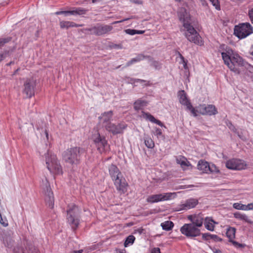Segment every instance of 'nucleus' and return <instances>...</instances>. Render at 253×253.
Listing matches in <instances>:
<instances>
[{
    "instance_id": "nucleus-49",
    "label": "nucleus",
    "mask_w": 253,
    "mask_h": 253,
    "mask_svg": "<svg viewBox=\"0 0 253 253\" xmlns=\"http://www.w3.org/2000/svg\"><path fill=\"white\" fill-rule=\"evenodd\" d=\"M55 14L56 15H60V14H65L66 15L69 14V10H67V11H57L55 13Z\"/></svg>"
},
{
    "instance_id": "nucleus-3",
    "label": "nucleus",
    "mask_w": 253,
    "mask_h": 253,
    "mask_svg": "<svg viewBox=\"0 0 253 253\" xmlns=\"http://www.w3.org/2000/svg\"><path fill=\"white\" fill-rule=\"evenodd\" d=\"M109 171L117 189L125 193L126 191L127 184L119 169L115 165H112L109 168Z\"/></svg>"
},
{
    "instance_id": "nucleus-40",
    "label": "nucleus",
    "mask_w": 253,
    "mask_h": 253,
    "mask_svg": "<svg viewBox=\"0 0 253 253\" xmlns=\"http://www.w3.org/2000/svg\"><path fill=\"white\" fill-rule=\"evenodd\" d=\"M154 134L157 136L158 138L163 139L164 137L161 129L157 127L155 128Z\"/></svg>"
},
{
    "instance_id": "nucleus-31",
    "label": "nucleus",
    "mask_w": 253,
    "mask_h": 253,
    "mask_svg": "<svg viewBox=\"0 0 253 253\" xmlns=\"http://www.w3.org/2000/svg\"><path fill=\"white\" fill-rule=\"evenodd\" d=\"M234 216L237 219L244 220L249 223H252L253 222L247 215L242 214L239 212L234 213Z\"/></svg>"
},
{
    "instance_id": "nucleus-11",
    "label": "nucleus",
    "mask_w": 253,
    "mask_h": 253,
    "mask_svg": "<svg viewBox=\"0 0 253 253\" xmlns=\"http://www.w3.org/2000/svg\"><path fill=\"white\" fill-rule=\"evenodd\" d=\"M175 193H165L158 194H154L148 197L146 199L147 202L150 203H158L162 201L171 200L173 198Z\"/></svg>"
},
{
    "instance_id": "nucleus-37",
    "label": "nucleus",
    "mask_w": 253,
    "mask_h": 253,
    "mask_svg": "<svg viewBox=\"0 0 253 253\" xmlns=\"http://www.w3.org/2000/svg\"><path fill=\"white\" fill-rule=\"evenodd\" d=\"M144 142L146 146L148 148H153L154 147V142L150 138L145 139Z\"/></svg>"
},
{
    "instance_id": "nucleus-9",
    "label": "nucleus",
    "mask_w": 253,
    "mask_h": 253,
    "mask_svg": "<svg viewBox=\"0 0 253 253\" xmlns=\"http://www.w3.org/2000/svg\"><path fill=\"white\" fill-rule=\"evenodd\" d=\"M180 231L183 235L188 238H195L201 235V230L196 226L191 223L184 224L180 229Z\"/></svg>"
},
{
    "instance_id": "nucleus-13",
    "label": "nucleus",
    "mask_w": 253,
    "mask_h": 253,
    "mask_svg": "<svg viewBox=\"0 0 253 253\" xmlns=\"http://www.w3.org/2000/svg\"><path fill=\"white\" fill-rule=\"evenodd\" d=\"M226 167L228 169L233 170H242L246 169L247 164L242 160L232 159L227 161Z\"/></svg>"
},
{
    "instance_id": "nucleus-52",
    "label": "nucleus",
    "mask_w": 253,
    "mask_h": 253,
    "mask_svg": "<svg viewBox=\"0 0 253 253\" xmlns=\"http://www.w3.org/2000/svg\"><path fill=\"white\" fill-rule=\"evenodd\" d=\"M151 253H161L160 249L159 248H154L152 249Z\"/></svg>"
},
{
    "instance_id": "nucleus-55",
    "label": "nucleus",
    "mask_w": 253,
    "mask_h": 253,
    "mask_svg": "<svg viewBox=\"0 0 253 253\" xmlns=\"http://www.w3.org/2000/svg\"><path fill=\"white\" fill-rule=\"evenodd\" d=\"M43 134L45 136L47 139H48V134L46 130H45Z\"/></svg>"
},
{
    "instance_id": "nucleus-23",
    "label": "nucleus",
    "mask_w": 253,
    "mask_h": 253,
    "mask_svg": "<svg viewBox=\"0 0 253 253\" xmlns=\"http://www.w3.org/2000/svg\"><path fill=\"white\" fill-rule=\"evenodd\" d=\"M141 117L147 120H149L153 123L156 124L161 127L165 126L164 124L160 121L157 120L154 117V116L148 113H145L144 111H142Z\"/></svg>"
},
{
    "instance_id": "nucleus-32",
    "label": "nucleus",
    "mask_w": 253,
    "mask_h": 253,
    "mask_svg": "<svg viewBox=\"0 0 253 253\" xmlns=\"http://www.w3.org/2000/svg\"><path fill=\"white\" fill-rule=\"evenodd\" d=\"M147 102L141 99H138L134 103V108L135 110H139L142 109L143 107L147 105Z\"/></svg>"
},
{
    "instance_id": "nucleus-51",
    "label": "nucleus",
    "mask_w": 253,
    "mask_h": 253,
    "mask_svg": "<svg viewBox=\"0 0 253 253\" xmlns=\"http://www.w3.org/2000/svg\"><path fill=\"white\" fill-rule=\"evenodd\" d=\"M69 14H71V15H78V13H77V11L76 10V8H74L73 10H69Z\"/></svg>"
},
{
    "instance_id": "nucleus-53",
    "label": "nucleus",
    "mask_w": 253,
    "mask_h": 253,
    "mask_svg": "<svg viewBox=\"0 0 253 253\" xmlns=\"http://www.w3.org/2000/svg\"><path fill=\"white\" fill-rule=\"evenodd\" d=\"M213 253H221V251L219 250L216 249L215 248H211Z\"/></svg>"
},
{
    "instance_id": "nucleus-41",
    "label": "nucleus",
    "mask_w": 253,
    "mask_h": 253,
    "mask_svg": "<svg viewBox=\"0 0 253 253\" xmlns=\"http://www.w3.org/2000/svg\"><path fill=\"white\" fill-rule=\"evenodd\" d=\"M9 52L8 51H4L2 52H0V63L8 55Z\"/></svg>"
},
{
    "instance_id": "nucleus-46",
    "label": "nucleus",
    "mask_w": 253,
    "mask_h": 253,
    "mask_svg": "<svg viewBox=\"0 0 253 253\" xmlns=\"http://www.w3.org/2000/svg\"><path fill=\"white\" fill-rule=\"evenodd\" d=\"M248 15L252 23L253 24V7L249 10Z\"/></svg>"
},
{
    "instance_id": "nucleus-24",
    "label": "nucleus",
    "mask_w": 253,
    "mask_h": 253,
    "mask_svg": "<svg viewBox=\"0 0 253 253\" xmlns=\"http://www.w3.org/2000/svg\"><path fill=\"white\" fill-rule=\"evenodd\" d=\"M141 117L147 120H149L153 123L156 124L161 127L165 126L164 124L160 121L157 120L154 117V116L148 113H145L144 111H142Z\"/></svg>"
},
{
    "instance_id": "nucleus-61",
    "label": "nucleus",
    "mask_w": 253,
    "mask_h": 253,
    "mask_svg": "<svg viewBox=\"0 0 253 253\" xmlns=\"http://www.w3.org/2000/svg\"><path fill=\"white\" fill-rule=\"evenodd\" d=\"M252 55L253 56V50L252 52Z\"/></svg>"
},
{
    "instance_id": "nucleus-19",
    "label": "nucleus",
    "mask_w": 253,
    "mask_h": 253,
    "mask_svg": "<svg viewBox=\"0 0 253 253\" xmlns=\"http://www.w3.org/2000/svg\"><path fill=\"white\" fill-rule=\"evenodd\" d=\"M198 204V201L197 199L193 198L189 199L185 201L183 203L178 205L175 208V211H187L195 208Z\"/></svg>"
},
{
    "instance_id": "nucleus-43",
    "label": "nucleus",
    "mask_w": 253,
    "mask_h": 253,
    "mask_svg": "<svg viewBox=\"0 0 253 253\" xmlns=\"http://www.w3.org/2000/svg\"><path fill=\"white\" fill-rule=\"evenodd\" d=\"M211 4L215 7L217 10L220 9V5L219 3L218 0H209Z\"/></svg>"
},
{
    "instance_id": "nucleus-60",
    "label": "nucleus",
    "mask_w": 253,
    "mask_h": 253,
    "mask_svg": "<svg viewBox=\"0 0 253 253\" xmlns=\"http://www.w3.org/2000/svg\"><path fill=\"white\" fill-rule=\"evenodd\" d=\"M117 253H126L124 251L119 250L117 252Z\"/></svg>"
},
{
    "instance_id": "nucleus-17",
    "label": "nucleus",
    "mask_w": 253,
    "mask_h": 253,
    "mask_svg": "<svg viewBox=\"0 0 253 253\" xmlns=\"http://www.w3.org/2000/svg\"><path fill=\"white\" fill-rule=\"evenodd\" d=\"M104 127L108 131L112 133L113 134H116L122 133L124 129L126 128V125L124 124L116 125L111 123L105 124Z\"/></svg>"
},
{
    "instance_id": "nucleus-42",
    "label": "nucleus",
    "mask_w": 253,
    "mask_h": 253,
    "mask_svg": "<svg viewBox=\"0 0 253 253\" xmlns=\"http://www.w3.org/2000/svg\"><path fill=\"white\" fill-rule=\"evenodd\" d=\"M76 8L77 11L78 15L85 14L87 11V9H85L82 7H77Z\"/></svg>"
},
{
    "instance_id": "nucleus-30",
    "label": "nucleus",
    "mask_w": 253,
    "mask_h": 253,
    "mask_svg": "<svg viewBox=\"0 0 253 253\" xmlns=\"http://www.w3.org/2000/svg\"><path fill=\"white\" fill-rule=\"evenodd\" d=\"M145 56L142 54L137 55L135 57L132 58L130 61L127 62L126 64V66L128 67L132 64L140 62L144 59Z\"/></svg>"
},
{
    "instance_id": "nucleus-26",
    "label": "nucleus",
    "mask_w": 253,
    "mask_h": 253,
    "mask_svg": "<svg viewBox=\"0 0 253 253\" xmlns=\"http://www.w3.org/2000/svg\"><path fill=\"white\" fill-rule=\"evenodd\" d=\"M97 150L100 153H102L108 150L109 145L108 144L107 141L106 139H103L102 141L95 145Z\"/></svg>"
},
{
    "instance_id": "nucleus-44",
    "label": "nucleus",
    "mask_w": 253,
    "mask_h": 253,
    "mask_svg": "<svg viewBox=\"0 0 253 253\" xmlns=\"http://www.w3.org/2000/svg\"><path fill=\"white\" fill-rule=\"evenodd\" d=\"M10 38L0 39V48L3 46L5 43H7L10 41Z\"/></svg>"
},
{
    "instance_id": "nucleus-7",
    "label": "nucleus",
    "mask_w": 253,
    "mask_h": 253,
    "mask_svg": "<svg viewBox=\"0 0 253 253\" xmlns=\"http://www.w3.org/2000/svg\"><path fill=\"white\" fill-rule=\"evenodd\" d=\"M40 187L44 192L46 205L49 208L52 209L54 206V198L53 193L51 191L48 181L46 177H44L40 182Z\"/></svg>"
},
{
    "instance_id": "nucleus-45",
    "label": "nucleus",
    "mask_w": 253,
    "mask_h": 253,
    "mask_svg": "<svg viewBox=\"0 0 253 253\" xmlns=\"http://www.w3.org/2000/svg\"><path fill=\"white\" fill-rule=\"evenodd\" d=\"M125 33L129 35H134L136 34V30L128 29L125 31Z\"/></svg>"
},
{
    "instance_id": "nucleus-6",
    "label": "nucleus",
    "mask_w": 253,
    "mask_h": 253,
    "mask_svg": "<svg viewBox=\"0 0 253 253\" xmlns=\"http://www.w3.org/2000/svg\"><path fill=\"white\" fill-rule=\"evenodd\" d=\"M67 214L68 223L72 229H76L80 223V211L78 207L74 205H69L67 211Z\"/></svg>"
},
{
    "instance_id": "nucleus-14",
    "label": "nucleus",
    "mask_w": 253,
    "mask_h": 253,
    "mask_svg": "<svg viewBox=\"0 0 253 253\" xmlns=\"http://www.w3.org/2000/svg\"><path fill=\"white\" fill-rule=\"evenodd\" d=\"M196 114L198 113L203 115H214L217 113V111L214 105L210 104L206 105H200L196 109Z\"/></svg>"
},
{
    "instance_id": "nucleus-27",
    "label": "nucleus",
    "mask_w": 253,
    "mask_h": 253,
    "mask_svg": "<svg viewBox=\"0 0 253 253\" xmlns=\"http://www.w3.org/2000/svg\"><path fill=\"white\" fill-rule=\"evenodd\" d=\"M176 161L178 164L181 166L183 169H185L186 167L190 166V163L188 161L187 159L183 156H179L177 157Z\"/></svg>"
},
{
    "instance_id": "nucleus-38",
    "label": "nucleus",
    "mask_w": 253,
    "mask_h": 253,
    "mask_svg": "<svg viewBox=\"0 0 253 253\" xmlns=\"http://www.w3.org/2000/svg\"><path fill=\"white\" fill-rule=\"evenodd\" d=\"M226 125L227 126L229 127V128L233 131V132L236 133L238 136L241 138V139H243L241 136L239 134V133H238V132L237 131V129L235 128V127L232 125V124L229 122V121H228L226 122Z\"/></svg>"
},
{
    "instance_id": "nucleus-50",
    "label": "nucleus",
    "mask_w": 253,
    "mask_h": 253,
    "mask_svg": "<svg viewBox=\"0 0 253 253\" xmlns=\"http://www.w3.org/2000/svg\"><path fill=\"white\" fill-rule=\"evenodd\" d=\"M179 56L181 59V60L182 61V63L183 64V67L185 69H187V64H186V61H185L184 60V57L182 56V55L181 54L179 53Z\"/></svg>"
},
{
    "instance_id": "nucleus-5",
    "label": "nucleus",
    "mask_w": 253,
    "mask_h": 253,
    "mask_svg": "<svg viewBox=\"0 0 253 253\" xmlns=\"http://www.w3.org/2000/svg\"><path fill=\"white\" fill-rule=\"evenodd\" d=\"M84 149L73 147L65 151L63 155L64 160L71 165H77L80 160L81 155L84 152Z\"/></svg>"
},
{
    "instance_id": "nucleus-20",
    "label": "nucleus",
    "mask_w": 253,
    "mask_h": 253,
    "mask_svg": "<svg viewBox=\"0 0 253 253\" xmlns=\"http://www.w3.org/2000/svg\"><path fill=\"white\" fill-rule=\"evenodd\" d=\"M236 228L232 227H229L227 229L226 236L229 239V241L232 243V245L236 248H241L245 246L244 245L240 244L233 240L235 237Z\"/></svg>"
},
{
    "instance_id": "nucleus-2",
    "label": "nucleus",
    "mask_w": 253,
    "mask_h": 253,
    "mask_svg": "<svg viewBox=\"0 0 253 253\" xmlns=\"http://www.w3.org/2000/svg\"><path fill=\"white\" fill-rule=\"evenodd\" d=\"M221 55L224 63L234 72H239L236 66L243 65V58L238 54L234 53L230 48H227L225 52H222Z\"/></svg>"
},
{
    "instance_id": "nucleus-35",
    "label": "nucleus",
    "mask_w": 253,
    "mask_h": 253,
    "mask_svg": "<svg viewBox=\"0 0 253 253\" xmlns=\"http://www.w3.org/2000/svg\"><path fill=\"white\" fill-rule=\"evenodd\" d=\"M5 246L9 247L12 243V238L9 234L4 233L2 237Z\"/></svg>"
},
{
    "instance_id": "nucleus-8",
    "label": "nucleus",
    "mask_w": 253,
    "mask_h": 253,
    "mask_svg": "<svg viewBox=\"0 0 253 253\" xmlns=\"http://www.w3.org/2000/svg\"><path fill=\"white\" fill-rule=\"evenodd\" d=\"M253 32V28L248 22L239 24L234 28V35L240 39H243Z\"/></svg>"
},
{
    "instance_id": "nucleus-48",
    "label": "nucleus",
    "mask_w": 253,
    "mask_h": 253,
    "mask_svg": "<svg viewBox=\"0 0 253 253\" xmlns=\"http://www.w3.org/2000/svg\"><path fill=\"white\" fill-rule=\"evenodd\" d=\"M253 210V203L246 205L245 211Z\"/></svg>"
},
{
    "instance_id": "nucleus-29",
    "label": "nucleus",
    "mask_w": 253,
    "mask_h": 253,
    "mask_svg": "<svg viewBox=\"0 0 253 253\" xmlns=\"http://www.w3.org/2000/svg\"><path fill=\"white\" fill-rule=\"evenodd\" d=\"M91 140L93 141L95 145L98 143L99 142L102 141L103 139H106L103 136H101L98 130H94V132L92 134L91 137Z\"/></svg>"
},
{
    "instance_id": "nucleus-62",
    "label": "nucleus",
    "mask_w": 253,
    "mask_h": 253,
    "mask_svg": "<svg viewBox=\"0 0 253 253\" xmlns=\"http://www.w3.org/2000/svg\"><path fill=\"white\" fill-rule=\"evenodd\" d=\"M175 1H180V0H175Z\"/></svg>"
},
{
    "instance_id": "nucleus-33",
    "label": "nucleus",
    "mask_w": 253,
    "mask_h": 253,
    "mask_svg": "<svg viewBox=\"0 0 253 253\" xmlns=\"http://www.w3.org/2000/svg\"><path fill=\"white\" fill-rule=\"evenodd\" d=\"M60 26L62 29H68L70 27H77L78 25L71 21H62L60 22Z\"/></svg>"
},
{
    "instance_id": "nucleus-34",
    "label": "nucleus",
    "mask_w": 253,
    "mask_h": 253,
    "mask_svg": "<svg viewBox=\"0 0 253 253\" xmlns=\"http://www.w3.org/2000/svg\"><path fill=\"white\" fill-rule=\"evenodd\" d=\"M173 222L169 220L166 221L161 224L162 229L166 231L170 230L173 227Z\"/></svg>"
},
{
    "instance_id": "nucleus-47",
    "label": "nucleus",
    "mask_w": 253,
    "mask_h": 253,
    "mask_svg": "<svg viewBox=\"0 0 253 253\" xmlns=\"http://www.w3.org/2000/svg\"><path fill=\"white\" fill-rule=\"evenodd\" d=\"M0 222L4 227H6L8 225L7 220L6 219H3L1 215V217H0Z\"/></svg>"
},
{
    "instance_id": "nucleus-1",
    "label": "nucleus",
    "mask_w": 253,
    "mask_h": 253,
    "mask_svg": "<svg viewBox=\"0 0 253 253\" xmlns=\"http://www.w3.org/2000/svg\"><path fill=\"white\" fill-rule=\"evenodd\" d=\"M180 21L183 23L184 29L181 28V32L185 31L184 35L190 42L196 44L201 45L202 41L199 33L191 24L190 15L185 8H182L178 12Z\"/></svg>"
},
{
    "instance_id": "nucleus-39",
    "label": "nucleus",
    "mask_w": 253,
    "mask_h": 253,
    "mask_svg": "<svg viewBox=\"0 0 253 253\" xmlns=\"http://www.w3.org/2000/svg\"><path fill=\"white\" fill-rule=\"evenodd\" d=\"M233 207L236 210L245 211L246 205L236 203L233 204Z\"/></svg>"
},
{
    "instance_id": "nucleus-10",
    "label": "nucleus",
    "mask_w": 253,
    "mask_h": 253,
    "mask_svg": "<svg viewBox=\"0 0 253 253\" xmlns=\"http://www.w3.org/2000/svg\"><path fill=\"white\" fill-rule=\"evenodd\" d=\"M14 252L15 253H40L39 250L26 239H23L21 246H17L14 248Z\"/></svg>"
},
{
    "instance_id": "nucleus-15",
    "label": "nucleus",
    "mask_w": 253,
    "mask_h": 253,
    "mask_svg": "<svg viewBox=\"0 0 253 253\" xmlns=\"http://www.w3.org/2000/svg\"><path fill=\"white\" fill-rule=\"evenodd\" d=\"M35 82L33 79H27L24 84L23 93L27 98L32 97L35 94Z\"/></svg>"
},
{
    "instance_id": "nucleus-22",
    "label": "nucleus",
    "mask_w": 253,
    "mask_h": 253,
    "mask_svg": "<svg viewBox=\"0 0 253 253\" xmlns=\"http://www.w3.org/2000/svg\"><path fill=\"white\" fill-rule=\"evenodd\" d=\"M113 112L111 111L104 112L99 117L100 121L103 124V126L107 124L111 123L110 121L112 118Z\"/></svg>"
},
{
    "instance_id": "nucleus-58",
    "label": "nucleus",
    "mask_w": 253,
    "mask_h": 253,
    "mask_svg": "<svg viewBox=\"0 0 253 253\" xmlns=\"http://www.w3.org/2000/svg\"><path fill=\"white\" fill-rule=\"evenodd\" d=\"M135 82L141 83L144 82V81L141 79H135Z\"/></svg>"
},
{
    "instance_id": "nucleus-59",
    "label": "nucleus",
    "mask_w": 253,
    "mask_h": 253,
    "mask_svg": "<svg viewBox=\"0 0 253 253\" xmlns=\"http://www.w3.org/2000/svg\"><path fill=\"white\" fill-rule=\"evenodd\" d=\"M14 64V62L13 61H10V62L6 64V66H10L11 65Z\"/></svg>"
},
{
    "instance_id": "nucleus-28",
    "label": "nucleus",
    "mask_w": 253,
    "mask_h": 253,
    "mask_svg": "<svg viewBox=\"0 0 253 253\" xmlns=\"http://www.w3.org/2000/svg\"><path fill=\"white\" fill-rule=\"evenodd\" d=\"M202 238L205 240L212 239L215 242H220L222 239L216 235L211 234L209 233L202 234Z\"/></svg>"
},
{
    "instance_id": "nucleus-54",
    "label": "nucleus",
    "mask_w": 253,
    "mask_h": 253,
    "mask_svg": "<svg viewBox=\"0 0 253 253\" xmlns=\"http://www.w3.org/2000/svg\"><path fill=\"white\" fill-rule=\"evenodd\" d=\"M144 32H145V31H143V30H136V34H142Z\"/></svg>"
},
{
    "instance_id": "nucleus-18",
    "label": "nucleus",
    "mask_w": 253,
    "mask_h": 253,
    "mask_svg": "<svg viewBox=\"0 0 253 253\" xmlns=\"http://www.w3.org/2000/svg\"><path fill=\"white\" fill-rule=\"evenodd\" d=\"M113 29L111 25H99L90 28L89 31L93 34L101 36L110 32Z\"/></svg>"
},
{
    "instance_id": "nucleus-12",
    "label": "nucleus",
    "mask_w": 253,
    "mask_h": 253,
    "mask_svg": "<svg viewBox=\"0 0 253 253\" xmlns=\"http://www.w3.org/2000/svg\"><path fill=\"white\" fill-rule=\"evenodd\" d=\"M178 97L180 103L186 106L187 109L190 111L191 113L194 117L197 116L198 114H196V109L193 107L189 100L187 98L186 94L184 90H182L179 91L178 93Z\"/></svg>"
},
{
    "instance_id": "nucleus-25",
    "label": "nucleus",
    "mask_w": 253,
    "mask_h": 253,
    "mask_svg": "<svg viewBox=\"0 0 253 253\" xmlns=\"http://www.w3.org/2000/svg\"><path fill=\"white\" fill-rule=\"evenodd\" d=\"M214 224H217L211 217H207L204 219V225L205 228L211 231H213L214 229Z\"/></svg>"
},
{
    "instance_id": "nucleus-36",
    "label": "nucleus",
    "mask_w": 253,
    "mask_h": 253,
    "mask_svg": "<svg viewBox=\"0 0 253 253\" xmlns=\"http://www.w3.org/2000/svg\"><path fill=\"white\" fill-rule=\"evenodd\" d=\"M135 238L133 235L128 236L124 243V246L125 247H127L130 245H131L133 244L135 241Z\"/></svg>"
},
{
    "instance_id": "nucleus-4",
    "label": "nucleus",
    "mask_w": 253,
    "mask_h": 253,
    "mask_svg": "<svg viewBox=\"0 0 253 253\" xmlns=\"http://www.w3.org/2000/svg\"><path fill=\"white\" fill-rule=\"evenodd\" d=\"M45 162L46 168L51 173L55 174L62 173V168L60 162L56 156L51 152L48 151L45 154Z\"/></svg>"
},
{
    "instance_id": "nucleus-21",
    "label": "nucleus",
    "mask_w": 253,
    "mask_h": 253,
    "mask_svg": "<svg viewBox=\"0 0 253 253\" xmlns=\"http://www.w3.org/2000/svg\"><path fill=\"white\" fill-rule=\"evenodd\" d=\"M187 218L191 222V223L194 224L198 228L202 226L205 219L201 213L190 215Z\"/></svg>"
},
{
    "instance_id": "nucleus-16",
    "label": "nucleus",
    "mask_w": 253,
    "mask_h": 253,
    "mask_svg": "<svg viewBox=\"0 0 253 253\" xmlns=\"http://www.w3.org/2000/svg\"><path fill=\"white\" fill-rule=\"evenodd\" d=\"M197 168L203 172H218L219 170L214 164H210L207 162L201 160L199 162Z\"/></svg>"
},
{
    "instance_id": "nucleus-57",
    "label": "nucleus",
    "mask_w": 253,
    "mask_h": 253,
    "mask_svg": "<svg viewBox=\"0 0 253 253\" xmlns=\"http://www.w3.org/2000/svg\"><path fill=\"white\" fill-rule=\"evenodd\" d=\"M82 252H83V250H79V251H77L72 252L71 253H82Z\"/></svg>"
},
{
    "instance_id": "nucleus-56",
    "label": "nucleus",
    "mask_w": 253,
    "mask_h": 253,
    "mask_svg": "<svg viewBox=\"0 0 253 253\" xmlns=\"http://www.w3.org/2000/svg\"><path fill=\"white\" fill-rule=\"evenodd\" d=\"M126 20H127V19H124V20H121V21H115V22H113L112 24H117V23H121V22H123L124 21H126Z\"/></svg>"
}]
</instances>
